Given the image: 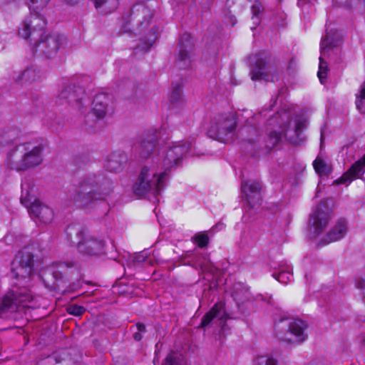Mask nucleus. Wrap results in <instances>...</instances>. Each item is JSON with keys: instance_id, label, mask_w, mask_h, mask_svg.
I'll return each instance as SVG.
<instances>
[{"instance_id": "ea45409f", "label": "nucleus", "mask_w": 365, "mask_h": 365, "mask_svg": "<svg viewBox=\"0 0 365 365\" xmlns=\"http://www.w3.org/2000/svg\"><path fill=\"white\" fill-rule=\"evenodd\" d=\"M262 6L259 4H255L252 6V19H256L254 23L257 25L259 24L258 14L261 12Z\"/></svg>"}, {"instance_id": "423d86ee", "label": "nucleus", "mask_w": 365, "mask_h": 365, "mask_svg": "<svg viewBox=\"0 0 365 365\" xmlns=\"http://www.w3.org/2000/svg\"><path fill=\"white\" fill-rule=\"evenodd\" d=\"M276 336L279 340L289 344H301L307 337L306 324L299 319L285 317L275 323Z\"/></svg>"}, {"instance_id": "dca6fc26", "label": "nucleus", "mask_w": 365, "mask_h": 365, "mask_svg": "<svg viewBox=\"0 0 365 365\" xmlns=\"http://www.w3.org/2000/svg\"><path fill=\"white\" fill-rule=\"evenodd\" d=\"M190 147L191 144L187 142L175 143L169 145L163 154V166L165 170L178 166Z\"/></svg>"}, {"instance_id": "f704fd0d", "label": "nucleus", "mask_w": 365, "mask_h": 365, "mask_svg": "<svg viewBox=\"0 0 365 365\" xmlns=\"http://www.w3.org/2000/svg\"><path fill=\"white\" fill-rule=\"evenodd\" d=\"M316 172L319 174L327 175L331 172L329 165L321 158H317L313 163Z\"/></svg>"}, {"instance_id": "b1692460", "label": "nucleus", "mask_w": 365, "mask_h": 365, "mask_svg": "<svg viewBox=\"0 0 365 365\" xmlns=\"http://www.w3.org/2000/svg\"><path fill=\"white\" fill-rule=\"evenodd\" d=\"M347 232V222L345 219H339L329 232L322 240L324 245L335 242L343 238Z\"/></svg>"}, {"instance_id": "20e7f679", "label": "nucleus", "mask_w": 365, "mask_h": 365, "mask_svg": "<svg viewBox=\"0 0 365 365\" xmlns=\"http://www.w3.org/2000/svg\"><path fill=\"white\" fill-rule=\"evenodd\" d=\"M66 234L71 244L75 245L78 252L83 255L96 256L104 252V241L90 235L88 230L80 225H69Z\"/></svg>"}, {"instance_id": "9b49d317", "label": "nucleus", "mask_w": 365, "mask_h": 365, "mask_svg": "<svg viewBox=\"0 0 365 365\" xmlns=\"http://www.w3.org/2000/svg\"><path fill=\"white\" fill-rule=\"evenodd\" d=\"M31 247H24L11 264V274L16 279H30L34 273V254Z\"/></svg>"}, {"instance_id": "58836bf2", "label": "nucleus", "mask_w": 365, "mask_h": 365, "mask_svg": "<svg viewBox=\"0 0 365 365\" xmlns=\"http://www.w3.org/2000/svg\"><path fill=\"white\" fill-rule=\"evenodd\" d=\"M67 310L69 314L75 316H80L85 312L83 307L76 304L71 305Z\"/></svg>"}, {"instance_id": "c9c22d12", "label": "nucleus", "mask_w": 365, "mask_h": 365, "mask_svg": "<svg viewBox=\"0 0 365 365\" xmlns=\"http://www.w3.org/2000/svg\"><path fill=\"white\" fill-rule=\"evenodd\" d=\"M192 241L200 247L203 248L207 246L209 243V237L207 234L200 232L192 237Z\"/></svg>"}, {"instance_id": "bb28decb", "label": "nucleus", "mask_w": 365, "mask_h": 365, "mask_svg": "<svg viewBox=\"0 0 365 365\" xmlns=\"http://www.w3.org/2000/svg\"><path fill=\"white\" fill-rule=\"evenodd\" d=\"M52 276L54 279L51 284H48L51 288L57 290L63 294L66 292H72L76 290L74 284H71L68 280L64 278L61 270L56 269L52 272Z\"/></svg>"}, {"instance_id": "39448f33", "label": "nucleus", "mask_w": 365, "mask_h": 365, "mask_svg": "<svg viewBox=\"0 0 365 365\" xmlns=\"http://www.w3.org/2000/svg\"><path fill=\"white\" fill-rule=\"evenodd\" d=\"M165 175V173L158 174L155 170L143 167L134 184V193L140 197L158 194L164 187Z\"/></svg>"}, {"instance_id": "09e8293b", "label": "nucleus", "mask_w": 365, "mask_h": 365, "mask_svg": "<svg viewBox=\"0 0 365 365\" xmlns=\"http://www.w3.org/2000/svg\"><path fill=\"white\" fill-rule=\"evenodd\" d=\"M21 202L22 204H26V200L23 197L21 198Z\"/></svg>"}, {"instance_id": "0eeeda50", "label": "nucleus", "mask_w": 365, "mask_h": 365, "mask_svg": "<svg viewBox=\"0 0 365 365\" xmlns=\"http://www.w3.org/2000/svg\"><path fill=\"white\" fill-rule=\"evenodd\" d=\"M33 300L34 296L26 287H13L0 301V318H5L8 313L16 312L19 306L29 307V303Z\"/></svg>"}, {"instance_id": "2eb2a0df", "label": "nucleus", "mask_w": 365, "mask_h": 365, "mask_svg": "<svg viewBox=\"0 0 365 365\" xmlns=\"http://www.w3.org/2000/svg\"><path fill=\"white\" fill-rule=\"evenodd\" d=\"M157 138L156 130H150L143 133L133 145V151L142 159L151 158L157 150Z\"/></svg>"}, {"instance_id": "6e6552de", "label": "nucleus", "mask_w": 365, "mask_h": 365, "mask_svg": "<svg viewBox=\"0 0 365 365\" xmlns=\"http://www.w3.org/2000/svg\"><path fill=\"white\" fill-rule=\"evenodd\" d=\"M340 41L339 34L332 29H326V34L322 37L320 44L319 65L317 76L322 83H324L328 71L327 63L324 58L330 56V52L336 49Z\"/></svg>"}, {"instance_id": "1a4fd4ad", "label": "nucleus", "mask_w": 365, "mask_h": 365, "mask_svg": "<svg viewBox=\"0 0 365 365\" xmlns=\"http://www.w3.org/2000/svg\"><path fill=\"white\" fill-rule=\"evenodd\" d=\"M331 209L326 202L317 205L309 215L308 231L311 237H317L327 228L332 217Z\"/></svg>"}, {"instance_id": "2f4dec72", "label": "nucleus", "mask_w": 365, "mask_h": 365, "mask_svg": "<svg viewBox=\"0 0 365 365\" xmlns=\"http://www.w3.org/2000/svg\"><path fill=\"white\" fill-rule=\"evenodd\" d=\"M356 107L361 113H365V81L360 86L359 92L356 93Z\"/></svg>"}, {"instance_id": "49530a36", "label": "nucleus", "mask_w": 365, "mask_h": 365, "mask_svg": "<svg viewBox=\"0 0 365 365\" xmlns=\"http://www.w3.org/2000/svg\"><path fill=\"white\" fill-rule=\"evenodd\" d=\"M309 365H323V364L319 361H314L309 364Z\"/></svg>"}, {"instance_id": "4c0bfd02", "label": "nucleus", "mask_w": 365, "mask_h": 365, "mask_svg": "<svg viewBox=\"0 0 365 365\" xmlns=\"http://www.w3.org/2000/svg\"><path fill=\"white\" fill-rule=\"evenodd\" d=\"M164 365H182L181 359L174 353H170L166 356Z\"/></svg>"}, {"instance_id": "393cba45", "label": "nucleus", "mask_w": 365, "mask_h": 365, "mask_svg": "<svg viewBox=\"0 0 365 365\" xmlns=\"http://www.w3.org/2000/svg\"><path fill=\"white\" fill-rule=\"evenodd\" d=\"M128 160L126 154L122 151L112 153L108 157L106 163V169L111 173L123 170Z\"/></svg>"}, {"instance_id": "a211bd4d", "label": "nucleus", "mask_w": 365, "mask_h": 365, "mask_svg": "<svg viewBox=\"0 0 365 365\" xmlns=\"http://www.w3.org/2000/svg\"><path fill=\"white\" fill-rule=\"evenodd\" d=\"M262 185L257 180H242V197L245 204L250 208H253L259 203L261 197Z\"/></svg>"}, {"instance_id": "a878e982", "label": "nucleus", "mask_w": 365, "mask_h": 365, "mask_svg": "<svg viewBox=\"0 0 365 365\" xmlns=\"http://www.w3.org/2000/svg\"><path fill=\"white\" fill-rule=\"evenodd\" d=\"M110 98L108 95L103 93L96 95L93 102V114L99 119L103 118L110 110Z\"/></svg>"}, {"instance_id": "7c9ffc66", "label": "nucleus", "mask_w": 365, "mask_h": 365, "mask_svg": "<svg viewBox=\"0 0 365 365\" xmlns=\"http://www.w3.org/2000/svg\"><path fill=\"white\" fill-rule=\"evenodd\" d=\"M157 31L158 29L153 27L149 32L147 39L140 40V44L135 48V49L143 51H148L157 39Z\"/></svg>"}, {"instance_id": "f3484780", "label": "nucleus", "mask_w": 365, "mask_h": 365, "mask_svg": "<svg viewBox=\"0 0 365 365\" xmlns=\"http://www.w3.org/2000/svg\"><path fill=\"white\" fill-rule=\"evenodd\" d=\"M268 55L264 53H257L249 57L250 71V75L252 81H268L272 68L267 65Z\"/></svg>"}, {"instance_id": "473e14b6", "label": "nucleus", "mask_w": 365, "mask_h": 365, "mask_svg": "<svg viewBox=\"0 0 365 365\" xmlns=\"http://www.w3.org/2000/svg\"><path fill=\"white\" fill-rule=\"evenodd\" d=\"M272 276L281 283L287 284L290 282L292 274L290 273L289 268H282L278 273H273Z\"/></svg>"}, {"instance_id": "5701e85b", "label": "nucleus", "mask_w": 365, "mask_h": 365, "mask_svg": "<svg viewBox=\"0 0 365 365\" xmlns=\"http://www.w3.org/2000/svg\"><path fill=\"white\" fill-rule=\"evenodd\" d=\"M365 171V155L355 162L343 175L336 180L338 184L351 182L355 178H360Z\"/></svg>"}, {"instance_id": "c756f323", "label": "nucleus", "mask_w": 365, "mask_h": 365, "mask_svg": "<svg viewBox=\"0 0 365 365\" xmlns=\"http://www.w3.org/2000/svg\"><path fill=\"white\" fill-rule=\"evenodd\" d=\"M170 101L173 105L180 107H182L185 105L182 86L179 83L173 86V91L170 96Z\"/></svg>"}, {"instance_id": "cd10ccee", "label": "nucleus", "mask_w": 365, "mask_h": 365, "mask_svg": "<svg viewBox=\"0 0 365 365\" xmlns=\"http://www.w3.org/2000/svg\"><path fill=\"white\" fill-rule=\"evenodd\" d=\"M38 71L34 67H28L22 73L14 76V81L16 83L24 84H31L37 81L40 76Z\"/></svg>"}, {"instance_id": "ddd939ff", "label": "nucleus", "mask_w": 365, "mask_h": 365, "mask_svg": "<svg viewBox=\"0 0 365 365\" xmlns=\"http://www.w3.org/2000/svg\"><path fill=\"white\" fill-rule=\"evenodd\" d=\"M62 42L63 36L58 34L42 35L34 41L31 48L32 52L38 53L46 58H51L56 55Z\"/></svg>"}, {"instance_id": "7ed1b4c3", "label": "nucleus", "mask_w": 365, "mask_h": 365, "mask_svg": "<svg viewBox=\"0 0 365 365\" xmlns=\"http://www.w3.org/2000/svg\"><path fill=\"white\" fill-rule=\"evenodd\" d=\"M43 151L42 145L20 144L7 153L5 166L18 172L35 168L43 162Z\"/></svg>"}, {"instance_id": "de8ad7c7", "label": "nucleus", "mask_w": 365, "mask_h": 365, "mask_svg": "<svg viewBox=\"0 0 365 365\" xmlns=\"http://www.w3.org/2000/svg\"><path fill=\"white\" fill-rule=\"evenodd\" d=\"M323 140H324V135H323V133L321 132V144L322 143Z\"/></svg>"}, {"instance_id": "412c9836", "label": "nucleus", "mask_w": 365, "mask_h": 365, "mask_svg": "<svg viewBox=\"0 0 365 365\" xmlns=\"http://www.w3.org/2000/svg\"><path fill=\"white\" fill-rule=\"evenodd\" d=\"M29 212L32 217H36L45 224L51 222L53 219L52 209L38 200H34L29 207Z\"/></svg>"}, {"instance_id": "c85d7f7f", "label": "nucleus", "mask_w": 365, "mask_h": 365, "mask_svg": "<svg viewBox=\"0 0 365 365\" xmlns=\"http://www.w3.org/2000/svg\"><path fill=\"white\" fill-rule=\"evenodd\" d=\"M252 119L248 120V124L240 130L242 139L249 143H255L259 140V130L255 125H252Z\"/></svg>"}, {"instance_id": "a19ab883", "label": "nucleus", "mask_w": 365, "mask_h": 365, "mask_svg": "<svg viewBox=\"0 0 365 365\" xmlns=\"http://www.w3.org/2000/svg\"><path fill=\"white\" fill-rule=\"evenodd\" d=\"M354 284L356 288L359 289H365V279L361 277H356Z\"/></svg>"}, {"instance_id": "e433bc0d", "label": "nucleus", "mask_w": 365, "mask_h": 365, "mask_svg": "<svg viewBox=\"0 0 365 365\" xmlns=\"http://www.w3.org/2000/svg\"><path fill=\"white\" fill-rule=\"evenodd\" d=\"M254 365H277V361L272 356H260L257 358Z\"/></svg>"}, {"instance_id": "9d476101", "label": "nucleus", "mask_w": 365, "mask_h": 365, "mask_svg": "<svg viewBox=\"0 0 365 365\" xmlns=\"http://www.w3.org/2000/svg\"><path fill=\"white\" fill-rule=\"evenodd\" d=\"M41 12H34V14H33L30 11L29 16L25 19L22 27L19 30L20 36L31 42L44 34L43 31L47 22Z\"/></svg>"}, {"instance_id": "a18cd8bd", "label": "nucleus", "mask_w": 365, "mask_h": 365, "mask_svg": "<svg viewBox=\"0 0 365 365\" xmlns=\"http://www.w3.org/2000/svg\"><path fill=\"white\" fill-rule=\"evenodd\" d=\"M310 0H298V5L299 6H302L303 4H307V2H309Z\"/></svg>"}, {"instance_id": "4468645a", "label": "nucleus", "mask_w": 365, "mask_h": 365, "mask_svg": "<svg viewBox=\"0 0 365 365\" xmlns=\"http://www.w3.org/2000/svg\"><path fill=\"white\" fill-rule=\"evenodd\" d=\"M84 90L76 85L71 84L64 86L56 97L59 105L67 104L74 109L82 111L84 107Z\"/></svg>"}, {"instance_id": "4be33fe9", "label": "nucleus", "mask_w": 365, "mask_h": 365, "mask_svg": "<svg viewBox=\"0 0 365 365\" xmlns=\"http://www.w3.org/2000/svg\"><path fill=\"white\" fill-rule=\"evenodd\" d=\"M217 318L220 322V325L222 327L224 323L227 319V314L225 311L224 304L222 302L216 303L213 307L202 318L201 324L199 326L200 328H205L215 319Z\"/></svg>"}, {"instance_id": "aec40b11", "label": "nucleus", "mask_w": 365, "mask_h": 365, "mask_svg": "<svg viewBox=\"0 0 365 365\" xmlns=\"http://www.w3.org/2000/svg\"><path fill=\"white\" fill-rule=\"evenodd\" d=\"M132 19L139 26L141 31H145L153 17V11L145 4H136L130 11Z\"/></svg>"}, {"instance_id": "72a5a7b5", "label": "nucleus", "mask_w": 365, "mask_h": 365, "mask_svg": "<svg viewBox=\"0 0 365 365\" xmlns=\"http://www.w3.org/2000/svg\"><path fill=\"white\" fill-rule=\"evenodd\" d=\"M50 0H29V11L34 12L43 11Z\"/></svg>"}, {"instance_id": "c03bdc74", "label": "nucleus", "mask_w": 365, "mask_h": 365, "mask_svg": "<svg viewBox=\"0 0 365 365\" xmlns=\"http://www.w3.org/2000/svg\"><path fill=\"white\" fill-rule=\"evenodd\" d=\"M230 23L232 26H234L237 23V19L235 16L230 18Z\"/></svg>"}, {"instance_id": "37998d69", "label": "nucleus", "mask_w": 365, "mask_h": 365, "mask_svg": "<svg viewBox=\"0 0 365 365\" xmlns=\"http://www.w3.org/2000/svg\"><path fill=\"white\" fill-rule=\"evenodd\" d=\"M133 338L136 340V341H140L141 339H142V335L140 334V332H136L133 334Z\"/></svg>"}, {"instance_id": "6ab92c4d", "label": "nucleus", "mask_w": 365, "mask_h": 365, "mask_svg": "<svg viewBox=\"0 0 365 365\" xmlns=\"http://www.w3.org/2000/svg\"><path fill=\"white\" fill-rule=\"evenodd\" d=\"M194 42L190 34H183L178 45L175 63L180 68L187 67L190 62V53L193 50Z\"/></svg>"}, {"instance_id": "f8f14e48", "label": "nucleus", "mask_w": 365, "mask_h": 365, "mask_svg": "<svg viewBox=\"0 0 365 365\" xmlns=\"http://www.w3.org/2000/svg\"><path fill=\"white\" fill-rule=\"evenodd\" d=\"M237 126V119L233 113H222L215 116L208 133L210 137L224 141L225 137L232 133Z\"/></svg>"}, {"instance_id": "f257e3e1", "label": "nucleus", "mask_w": 365, "mask_h": 365, "mask_svg": "<svg viewBox=\"0 0 365 365\" xmlns=\"http://www.w3.org/2000/svg\"><path fill=\"white\" fill-rule=\"evenodd\" d=\"M267 123L271 127L267 130L264 141V148L267 152L279 145L282 137L293 145H299L304 140L302 131L307 127V120L304 118L292 120L289 110H282L277 112L269 118Z\"/></svg>"}, {"instance_id": "79ce46f5", "label": "nucleus", "mask_w": 365, "mask_h": 365, "mask_svg": "<svg viewBox=\"0 0 365 365\" xmlns=\"http://www.w3.org/2000/svg\"><path fill=\"white\" fill-rule=\"evenodd\" d=\"M137 329L138 330V332H144L145 331V324L142 323H138L137 324Z\"/></svg>"}, {"instance_id": "f03ea898", "label": "nucleus", "mask_w": 365, "mask_h": 365, "mask_svg": "<svg viewBox=\"0 0 365 365\" xmlns=\"http://www.w3.org/2000/svg\"><path fill=\"white\" fill-rule=\"evenodd\" d=\"M113 182L101 175L86 177L71 195L70 199L77 207H87L95 201H102L112 193Z\"/></svg>"}]
</instances>
